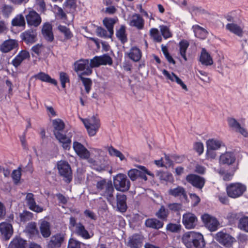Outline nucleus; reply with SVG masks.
<instances>
[{
	"mask_svg": "<svg viewBox=\"0 0 248 248\" xmlns=\"http://www.w3.org/2000/svg\"><path fill=\"white\" fill-rule=\"evenodd\" d=\"M182 242L187 248H203L205 246L203 235L199 232H189L183 234Z\"/></svg>",
	"mask_w": 248,
	"mask_h": 248,
	"instance_id": "obj_1",
	"label": "nucleus"
},
{
	"mask_svg": "<svg viewBox=\"0 0 248 248\" xmlns=\"http://www.w3.org/2000/svg\"><path fill=\"white\" fill-rule=\"evenodd\" d=\"M96 187L100 194L106 198L110 204L113 205L115 203L114 190L111 180L107 181L106 179H102L97 183Z\"/></svg>",
	"mask_w": 248,
	"mask_h": 248,
	"instance_id": "obj_2",
	"label": "nucleus"
},
{
	"mask_svg": "<svg viewBox=\"0 0 248 248\" xmlns=\"http://www.w3.org/2000/svg\"><path fill=\"white\" fill-rule=\"evenodd\" d=\"M247 190V186L240 182L231 183L227 185L226 187L228 196L232 199L242 196Z\"/></svg>",
	"mask_w": 248,
	"mask_h": 248,
	"instance_id": "obj_3",
	"label": "nucleus"
},
{
	"mask_svg": "<svg viewBox=\"0 0 248 248\" xmlns=\"http://www.w3.org/2000/svg\"><path fill=\"white\" fill-rule=\"evenodd\" d=\"M113 185L117 190L126 192L130 188V182L126 175L119 173L114 177Z\"/></svg>",
	"mask_w": 248,
	"mask_h": 248,
	"instance_id": "obj_4",
	"label": "nucleus"
},
{
	"mask_svg": "<svg viewBox=\"0 0 248 248\" xmlns=\"http://www.w3.org/2000/svg\"><path fill=\"white\" fill-rule=\"evenodd\" d=\"M69 228L76 234L84 239H89L91 237L85 227L80 223H77L76 219L74 217L70 218Z\"/></svg>",
	"mask_w": 248,
	"mask_h": 248,
	"instance_id": "obj_5",
	"label": "nucleus"
},
{
	"mask_svg": "<svg viewBox=\"0 0 248 248\" xmlns=\"http://www.w3.org/2000/svg\"><path fill=\"white\" fill-rule=\"evenodd\" d=\"M185 180L188 184L201 190L204 186L206 183V180L204 177L194 173H190L187 175Z\"/></svg>",
	"mask_w": 248,
	"mask_h": 248,
	"instance_id": "obj_6",
	"label": "nucleus"
},
{
	"mask_svg": "<svg viewBox=\"0 0 248 248\" xmlns=\"http://www.w3.org/2000/svg\"><path fill=\"white\" fill-rule=\"evenodd\" d=\"M57 168L60 175L63 177L64 180L67 183H70L72 179V175L71 169L68 163L62 160L59 161Z\"/></svg>",
	"mask_w": 248,
	"mask_h": 248,
	"instance_id": "obj_7",
	"label": "nucleus"
},
{
	"mask_svg": "<svg viewBox=\"0 0 248 248\" xmlns=\"http://www.w3.org/2000/svg\"><path fill=\"white\" fill-rule=\"evenodd\" d=\"M93 65V59L91 60V63L88 60H80L75 62V70L78 72L83 71L81 75H88L92 73Z\"/></svg>",
	"mask_w": 248,
	"mask_h": 248,
	"instance_id": "obj_8",
	"label": "nucleus"
},
{
	"mask_svg": "<svg viewBox=\"0 0 248 248\" xmlns=\"http://www.w3.org/2000/svg\"><path fill=\"white\" fill-rule=\"evenodd\" d=\"M202 220L204 226L211 232H215L218 229L219 221L216 217L209 214H204L202 216Z\"/></svg>",
	"mask_w": 248,
	"mask_h": 248,
	"instance_id": "obj_9",
	"label": "nucleus"
},
{
	"mask_svg": "<svg viewBox=\"0 0 248 248\" xmlns=\"http://www.w3.org/2000/svg\"><path fill=\"white\" fill-rule=\"evenodd\" d=\"M94 152H97L99 154V155L95 156L94 158V170L98 172H102L107 170L108 166L107 164L104 155H101L103 153L102 151L94 149Z\"/></svg>",
	"mask_w": 248,
	"mask_h": 248,
	"instance_id": "obj_10",
	"label": "nucleus"
},
{
	"mask_svg": "<svg viewBox=\"0 0 248 248\" xmlns=\"http://www.w3.org/2000/svg\"><path fill=\"white\" fill-rule=\"evenodd\" d=\"M25 17L27 23L29 27H37L41 23V16L34 10L30 11Z\"/></svg>",
	"mask_w": 248,
	"mask_h": 248,
	"instance_id": "obj_11",
	"label": "nucleus"
},
{
	"mask_svg": "<svg viewBox=\"0 0 248 248\" xmlns=\"http://www.w3.org/2000/svg\"><path fill=\"white\" fill-rule=\"evenodd\" d=\"M197 222L198 218L194 214L187 212L183 215L182 222L187 229L194 228L197 225Z\"/></svg>",
	"mask_w": 248,
	"mask_h": 248,
	"instance_id": "obj_12",
	"label": "nucleus"
},
{
	"mask_svg": "<svg viewBox=\"0 0 248 248\" xmlns=\"http://www.w3.org/2000/svg\"><path fill=\"white\" fill-rule=\"evenodd\" d=\"M170 195L178 198L181 202H186L188 198L186 192L184 187L177 186L175 188H170L168 191Z\"/></svg>",
	"mask_w": 248,
	"mask_h": 248,
	"instance_id": "obj_13",
	"label": "nucleus"
},
{
	"mask_svg": "<svg viewBox=\"0 0 248 248\" xmlns=\"http://www.w3.org/2000/svg\"><path fill=\"white\" fill-rule=\"evenodd\" d=\"M0 232L3 239L7 241L10 239L13 233L12 225L5 222L0 223Z\"/></svg>",
	"mask_w": 248,
	"mask_h": 248,
	"instance_id": "obj_14",
	"label": "nucleus"
},
{
	"mask_svg": "<svg viewBox=\"0 0 248 248\" xmlns=\"http://www.w3.org/2000/svg\"><path fill=\"white\" fill-rule=\"evenodd\" d=\"M217 241L226 247H230L235 241L234 237L229 234L222 232H218L217 234Z\"/></svg>",
	"mask_w": 248,
	"mask_h": 248,
	"instance_id": "obj_15",
	"label": "nucleus"
},
{
	"mask_svg": "<svg viewBox=\"0 0 248 248\" xmlns=\"http://www.w3.org/2000/svg\"><path fill=\"white\" fill-rule=\"evenodd\" d=\"M112 63L113 60L108 54L94 57V67H98L100 65H111Z\"/></svg>",
	"mask_w": 248,
	"mask_h": 248,
	"instance_id": "obj_16",
	"label": "nucleus"
},
{
	"mask_svg": "<svg viewBox=\"0 0 248 248\" xmlns=\"http://www.w3.org/2000/svg\"><path fill=\"white\" fill-rule=\"evenodd\" d=\"M227 122L230 127L235 131L240 133L244 137H248V132L247 129L242 127L236 119L233 118H228Z\"/></svg>",
	"mask_w": 248,
	"mask_h": 248,
	"instance_id": "obj_17",
	"label": "nucleus"
},
{
	"mask_svg": "<svg viewBox=\"0 0 248 248\" xmlns=\"http://www.w3.org/2000/svg\"><path fill=\"white\" fill-rule=\"evenodd\" d=\"M34 197V195L31 193L27 194L25 198L27 204L30 210L37 213H41L43 211L44 209L36 204Z\"/></svg>",
	"mask_w": 248,
	"mask_h": 248,
	"instance_id": "obj_18",
	"label": "nucleus"
},
{
	"mask_svg": "<svg viewBox=\"0 0 248 248\" xmlns=\"http://www.w3.org/2000/svg\"><path fill=\"white\" fill-rule=\"evenodd\" d=\"M73 147L75 152L80 158L83 159L89 158L90 152L81 143L78 141H74Z\"/></svg>",
	"mask_w": 248,
	"mask_h": 248,
	"instance_id": "obj_19",
	"label": "nucleus"
},
{
	"mask_svg": "<svg viewBox=\"0 0 248 248\" xmlns=\"http://www.w3.org/2000/svg\"><path fill=\"white\" fill-rule=\"evenodd\" d=\"M143 236L141 234L135 233L129 237L127 245L131 248H140L143 245Z\"/></svg>",
	"mask_w": 248,
	"mask_h": 248,
	"instance_id": "obj_20",
	"label": "nucleus"
},
{
	"mask_svg": "<svg viewBox=\"0 0 248 248\" xmlns=\"http://www.w3.org/2000/svg\"><path fill=\"white\" fill-rule=\"evenodd\" d=\"M37 33L36 31L30 29L22 32L20 37L22 41L27 44H33L36 40Z\"/></svg>",
	"mask_w": 248,
	"mask_h": 248,
	"instance_id": "obj_21",
	"label": "nucleus"
},
{
	"mask_svg": "<svg viewBox=\"0 0 248 248\" xmlns=\"http://www.w3.org/2000/svg\"><path fill=\"white\" fill-rule=\"evenodd\" d=\"M56 138L62 144L64 150H69L71 147V139L60 131H54Z\"/></svg>",
	"mask_w": 248,
	"mask_h": 248,
	"instance_id": "obj_22",
	"label": "nucleus"
},
{
	"mask_svg": "<svg viewBox=\"0 0 248 248\" xmlns=\"http://www.w3.org/2000/svg\"><path fill=\"white\" fill-rule=\"evenodd\" d=\"M129 24L139 30H141L144 27V20L140 14H134L132 15Z\"/></svg>",
	"mask_w": 248,
	"mask_h": 248,
	"instance_id": "obj_23",
	"label": "nucleus"
},
{
	"mask_svg": "<svg viewBox=\"0 0 248 248\" xmlns=\"http://www.w3.org/2000/svg\"><path fill=\"white\" fill-rule=\"evenodd\" d=\"M18 42L15 39L4 41L0 46V50L3 53H8L18 46Z\"/></svg>",
	"mask_w": 248,
	"mask_h": 248,
	"instance_id": "obj_24",
	"label": "nucleus"
},
{
	"mask_svg": "<svg viewBox=\"0 0 248 248\" xmlns=\"http://www.w3.org/2000/svg\"><path fill=\"white\" fill-rule=\"evenodd\" d=\"M129 59L134 62H138L140 61L142 57L141 50L137 46H132L128 52L125 53Z\"/></svg>",
	"mask_w": 248,
	"mask_h": 248,
	"instance_id": "obj_25",
	"label": "nucleus"
},
{
	"mask_svg": "<svg viewBox=\"0 0 248 248\" xmlns=\"http://www.w3.org/2000/svg\"><path fill=\"white\" fill-rule=\"evenodd\" d=\"M126 200V196L124 194L119 193L116 195L117 207L122 213L125 212L127 210Z\"/></svg>",
	"mask_w": 248,
	"mask_h": 248,
	"instance_id": "obj_26",
	"label": "nucleus"
},
{
	"mask_svg": "<svg viewBox=\"0 0 248 248\" xmlns=\"http://www.w3.org/2000/svg\"><path fill=\"white\" fill-rule=\"evenodd\" d=\"M64 240V235L61 233H58L51 237L48 244V248H58L61 247Z\"/></svg>",
	"mask_w": 248,
	"mask_h": 248,
	"instance_id": "obj_27",
	"label": "nucleus"
},
{
	"mask_svg": "<svg viewBox=\"0 0 248 248\" xmlns=\"http://www.w3.org/2000/svg\"><path fill=\"white\" fill-rule=\"evenodd\" d=\"M42 33L43 37L48 42H52L54 39V35L52 32V27L51 24L45 23L42 29Z\"/></svg>",
	"mask_w": 248,
	"mask_h": 248,
	"instance_id": "obj_28",
	"label": "nucleus"
},
{
	"mask_svg": "<svg viewBox=\"0 0 248 248\" xmlns=\"http://www.w3.org/2000/svg\"><path fill=\"white\" fill-rule=\"evenodd\" d=\"M30 57L29 53L26 50H22L12 60V64L16 68L18 67L25 60Z\"/></svg>",
	"mask_w": 248,
	"mask_h": 248,
	"instance_id": "obj_29",
	"label": "nucleus"
},
{
	"mask_svg": "<svg viewBox=\"0 0 248 248\" xmlns=\"http://www.w3.org/2000/svg\"><path fill=\"white\" fill-rule=\"evenodd\" d=\"M117 21V18L105 17L103 19V25L107 28L108 32L109 33V36H113L114 34V26Z\"/></svg>",
	"mask_w": 248,
	"mask_h": 248,
	"instance_id": "obj_30",
	"label": "nucleus"
},
{
	"mask_svg": "<svg viewBox=\"0 0 248 248\" xmlns=\"http://www.w3.org/2000/svg\"><path fill=\"white\" fill-rule=\"evenodd\" d=\"M235 160V156L232 152H226L222 154L219 158L221 164L230 165L233 164Z\"/></svg>",
	"mask_w": 248,
	"mask_h": 248,
	"instance_id": "obj_31",
	"label": "nucleus"
},
{
	"mask_svg": "<svg viewBox=\"0 0 248 248\" xmlns=\"http://www.w3.org/2000/svg\"><path fill=\"white\" fill-rule=\"evenodd\" d=\"M199 61L202 65L206 66L211 65L213 63L211 56L204 48L202 49Z\"/></svg>",
	"mask_w": 248,
	"mask_h": 248,
	"instance_id": "obj_32",
	"label": "nucleus"
},
{
	"mask_svg": "<svg viewBox=\"0 0 248 248\" xmlns=\"http://www.w3.org/2000/svg\"><path fill=\"white\" fill-rule=\"evenodd\" d=\"M145 225L148 228L158 230L163 228L164 222L155 218H151L146 219Z\"/></svg>",
	"mask_w": 248,
	"mask_h": 248,
	"instance_id": "obj_33",
	"label": "nucleus"
},
{
	"mask_svg": "<svg viewBox=\"0 0 248 248\" xmlns=\"http://www.w3.org/2000/svg\"><path fill=\"white\" fill-rule=\"evenodd\" d=\"M243 214V212H230L227 213L225 218L228 220L229 224L233 225L237 221L238 222L239 221Z\"/></svg>",
	"mask_w": 248,
	"mask_h": 248,
	"instance_id": "obj_34",
	"label": "nucleus"
},
{
	"mask_svg": "<svg viewBox=\"0 0 248 248\" xmlns=\"http://www.w3.org/2000/svg\"><path fill=\"white\" fill-rule=\"evenodd\" d=\"M126 29V26L124 25H122L120 28L117 30L116 31L117 38L123 44H125L128 41Z\"/></svg>",
	"mask_w": 248,
	"mask_h": 248,
	"instance_id": "obj_35",
	"label": "nucleus"
},
{
	"mask_svg": "<svg viewBox=\"0 0 248 248\" xmlns=\"http://www.w3.org/2000/svg\"><path fill=\"white\" fill-rule=\"evenodd\" d=\"M226 29L239 37H242L243 35V29L237 24L228 23L226 25Z\"/></svg>",
	"mask_w": 248,
	"mask_h": 248,
	"instance_id": "obj_36",
	"label": "nucleus"
},
{
	"mask_svg": "<svg viewBox=\"0 0 248 248\" xmlns=\"http://www.w3.org/2000/svg\"><path fill=\"white\" fill-rule=\"evenodd\" d=\"M195 36L201 39H204L207 36V31L198 25H194L192 26Z\"/></svg>",
	"mask_w": 248,
	"mask_h": 248,
	"instance_id": "obj_37",
	"label": "nucleus"
},
{
	"mask_svg": "<svg viewBox=\"0 0 248 248\" xmlns=\"http://www.w3.org/2000/svg\"><path fill=\"white\" fill-rule=\"evenodd\" d=\"M34 78L43 82L51 83L55 85L57 84V81L52 78L48 74L44 72H40L34 76Z\"/></svg>",
	"mask_w": 248,
	"mask_h": 248,
	"instance_id": "obj_38",
	"label": "nucleus"
},
{
	"mask_svg": "<svg viewBox=\"0 0 248 248\" xmlns=\"http://www.w3.org/2000/svg\"><path fill=\"white\" fill-rule=\"evenodd\" d=\"M40 230L44 237H48L51 234L50 223L46 220H43L41 222Z\"/></svg>",
	"mask_w": 248,
	"mask_h": 248,
	"instance_id": "obj_39",
	"label": "nucleus"
},
{
	"mask_svg": "<svg viewBox=\"0 0 248 248\" xmlns=\"http://www.w3.org/2000/svg\"><path fill=\"white\" fill-rule=\"evenodd\" d=\"M11 24L13 26L23 27L25 28L26 21L24 16L22 14L17 15L12 20Z\"/></svg>",
	"mask_w": 248,
	"mask_h": 248,
	"instance_id": "obj_40",
	"label": "nucleus"
},
{
	"mask_svg": "<svg viewBox=\"0 0 248 248\" xmlns=\"http://www.w3.org/2000/svg\"><path fill=\"white\" fill-rule=\"evenodd\" d=\"M189 46V42L185 39L182 40L178 44L180 54L185 61H187L186 52Z\"/></svg>",
	"mask_w": 248,
	"mask_h": 248,
	"instance_id": "obj_41",
	"label": "nucleus"
},
{
	"mask_svg": "<svg viewBox=\"0 0 248 248\" xmlns=\"http://www.w3.org/2000/svg\"><path fill=\"white\" fill-rule=\"evenodd\" d=\"M26 242L20 237H16L10 243L9 248H25Z\"/></svg>",
	"mask_w": 248,
	"mask_h": 248,
	"instance_id": "obj_42",
	"label": "nucleus"
},
{
	"mask_svg": "<svg viewBox=\"0 0 248 248\" xmlns=\"http://www.w3.org/2000/svg\"><path fill=\"white\" fill-rule=\"evenodd\" d=\"M237 227L241 231L248 232V216L243 214L241 219L238 222Z\"/></svg>",
	"mask_w": 248,
	"mask_h": 248,
	"instance_id": "obj_43",
	"label": "nucleus"
},
{
	"mask_svg": "<svg viewBox=\"0 0 248 248\" xmlns=\"http://www.w3.org/2000/svg\"><path fill=\"white\" fill-rule=\"evenodd\" d=\"M108 151L109 155L111 156L119 157L121 161L126 160L124 155L112 146L108 147Z\"/></svg>",
	"mask_w": 248,
	"mask_h": 248,
	"instance_id": "obj_44",
	"label": "nucleus"
},
{
	"mask_svg": "<svg viewBox=\"0 0 248 248\" xmlns=\"http://www.w3.org/2000/svg\"><path fill=\"white\" fill-rule=\"evenodd\" d=\"M222 144V141L219 140L213 139H209L206 141L207 148H209L214 150H217L220 148Z\"/></svg>",
	"mask_w": 248,
	"mask_h": 248,
	"instance_id": "obj_45",
	"label": "nucleus"
},
{
	"mask_svg": "<svg viewBox=\"0 0 248 248\" xmlns=\"http://www.w3.org/2000/svg\"><path fill=\"white\" fill-rule=\"evenodd\" d=\"M169 215V210L166 209L163 205L161 206L158 211L155 214V216L162 220H167Z\"/></svg>",
	"mask_w": 248,
	"mask_h": 248,
	"instance_id": "obj_46",
	"label": "nucleus"
},
{
	"mask_svg": "<svg viewBox=\"0 0 248 248\" xmlns=\"http://www.w3.org/2000/svg\"><path fill=\"white\" fill-rule=\"evenodd\" d=\"M83 75H80V74H78V77L85 86L86 92L87 93H89L91 89L92 81L90 78H85L83 76Z\"/></svg>",
	"mask_w": 248,
	"mask_h": 248,
	"instance_id": "obj_47",
	"label": "nucleus"
},
{
	"mask_svg": "<svg viewBox=\"0 0 248 248\" xmlns=\"http://www.w3.org/2000/svg\"><path fill=\"white\" fill-rule=\"evenodd\" d=\"M64 8L69 12H74L76 8L77 4L76 0H66L64 3Z\"/></svg>",
	"mask_w": 248,
	"mask_h": 248,
	"instance_id": "obj_48",
	"label": "nucleus"
},
{
	"mask_svg": "<svg viewBox=\"0 0 248 248\" xmlns=\"http://www.w3.org/2000/svg\"><path fill=\"white\" fill-rule=\"evenodd\" d=\"M150 35L155 41L156 42H161L162 41V37L157 29H151L150 30Z\"/></svg>",
	"mask_w": 248,
	"mask_h": 248,
	"instance_id": "obj_49",
	"label": "nucleus"
},
{
	"mask_svg": "<svg viewBox=\"0 0 248 248\" xmlns=\"http://www.w3.org/2000/svg\"><path fill=\"white\" fill-rule=\"evenodd\" d=\"M54 12L55 13L56 17L57 18L65 20L66 18V15L62 9L58 6L55 5L53 8Z\"/></svg>",
	"mask_w": 248,
	"mask_h": 248,
	"instance_id": "obj_50",
	"label": "nucleus"
},
{
	"mask_svg": "<svg viewBox=\"0 0 248 248\" xmlns=\"http://www.w3.org/2000/svg\"><path fill=\"white\" fill-rule=\"evenodd\" d=\"M21 168L18 167L17 170L13 171L11 174V177L15 184H17L20 180L21 176Z\"/></svg>",
	"mask_w": 248,
	"mask_h": 248,
	"instance_id": "obj_51",
	"label": "nucleus"
},
{
	"mask_svg": "<svg viewBox=\"0 0 248 248\" xmlns=\"http://www.w3.org/2000/svg\"><path fill=\"white\" fill-rule=\"evenodd\" d=\"M53 125L54 128V131H60L62 130L64 128V124L63 122L59 119H57L53 121Z\"/></svg>",
	"mask_w": 248,
	"mask_h": 248,
	"instance_id": "obj_52",
	"label": "nucleus"
},
{
	"mask_svg": "<svg viewBox=\"0 0 248 248\" xmlns=\"http://www.w3.org/2000/svg\"><path fill=\"white\" fill-rule=\"evenodd\" d=\"M81 120L83 122L86 128L87 129L90 136H93V130L92 128L93 125L92 120L89 119L81 118Z\"/></svg>",
	"mask_w": 248,
	"mask_h": 248,
	"instance_id": "obj_53",
	"label": "nucleus"
},
{
	"mask_svg": "<svg viewBox=\"0 0 248 248\" xmlns=\"http://www.w3.org/2000/svg\"><path fill=\"white\" fill-rule=\"evenodd\" d=\"M159 28L161 34L165 39H168L172 37V34L167 26L160 25Z\"/></svg>",
	"mask_w": 248,
	"mask_h": 248,
	"instance_id": "obj_54",
	"label": "nucleus"
},
{
	"mask_svg": "<svg viewBox=\"0 0 248 248\" xmlns=\"http://www.w3.org/2000/svg\"><path fill=\"white\" fill-rule=\"evenodd\" d=\"M96 33L97 36L105 38H111L112 36H109L108 33L105 29L101 27H97L96 30Z\"/></svg>",
	"mask_w": 248,
	"mask_h": 248,
	"instance_id": "obj_55",
	"label": "nucleus"
},
{
	"mask_svg": "<svg viewBox=\"0 0 248 248\" xmlns=\"http://www.w3.org/2000/svg\"><path fill=\"white\" fill-rule=\"evenodd\" d=\"M13 7L9 5L4 4L1 8V11L3 16L8 17L11 14L13 11Z\"/></svg>",
	"mask_w": 248,
	"mask_h": 248,
	"instance_id": "obj_56",
	"label": "nucleus"
},
{
	"mask_svg": "<svg viewBox=\"0 0 248 248\" xmlns=\"http://www.w3.org/2000/svg\"><path fill=\"white\" fill-rule=\"evenodd\" d=\"M58 30L64 35L65 38L67 39H70L72 36V34L70 30L66 27L59 25L58 27Z\"/></svg>",
	"mask_w": 248,
	"mask_h": 248,
	"instance_id": "obj_57",
	"label": "nucleus"
},
{
	"mask_svg": "<svg viewBox=\"0 0 248 248\" xmlns=\"http://www.w3.org/2000/svg\"><path fill=\"white\" fill-rule=\"evenodd\" d=\"M181 229V226L180 224H177L172 223H170L167 224L166 229L172 232H178Z\"/></svg>",
	"mask_w": 248,
	"mask_h": 248,
	"instance_id": "obj_58",
	"label": "nucleus"
},
{
	"mask_svg": "<svg viewBox=\"0 0 248 248\" xmlns=\"http://www.w3.org/2000/svg\"><path fill=\"white\" fill-rule=\"evenodd\" d=\"M45 47L42 44H37L31 48V50L38 56L41 55L45 51Z\"/></svg>",
	"mask_w": 248,
	"mask_h": 248,
	"instance_id": "obj_59",
	"label": "nucleus"
},
{
	"mask_svg": "<svg viewBox=\"0 0 248 248\" xmlns=\"http://www.w3.org/2000/svg\"><path fill=\"white\" fill-rule=\"evenodd\" d=\"M27 231L31 235H34L38 234V232L35 223H31L28 224L26 228Z\"/></svg>",
	"mask_w": 248,
	"mask_h": 248,
	"instance_id": "obj_60",
	"label": "nucleus"
},
{
	"mask_svg": "<svg viewBox=\"0 0 248 248\" xmlns=\"http://www.w3.org/2000/svg\"><path fill=\"white\" fill-rule=\"evenodd\" d=\"M140 168L142 170V171L140 170V175H138V178H140L144 180H147V177L146 174H148L149 175H151L152 173L148 170L144 166H140Z\"/></svg>",
	"mask_w": 248,
	"mask_h": 248,
	"instance_id": "obj_61",
	"label": "nucleus"
},
{
	"mask_svg": "<svg viewBox=\"0 0 248 248\" xmlns=\"http://www.w3.org/2000/svg\"><path fill=\"white\" fill-rule=\"evenodd\" d=\"M140 174V170L136 169H131L128 172V175L132 181L137 180Z\"/></svg>",
	"mask_w": 248,
	"mask_h": 248,
	"instance_id": "obj_62",
	"label": "nucleus"
},
{
	"mask_svg": "<svg viewBox=\"0 0 248 248\" xmlns=\"http://www.w3.org/2000/svg\"><path fill=\"white\" fill-rule=\"evenodd\" d=\"M33 215L29 211H24L22 213L20 214V217L22 221H27L32 219Z\"/></svg>",
	"mask_w": 248,
	"mask_h": 248,
	"instance_id": "obj_63",
	"label": "nucleus"
},
{
	"mask_svg": "<svg viewBox=\"0 0 248 248\" xmlns=\"http://www.w3.org/2000/svg\"><path fill=\"white\" fill-rule=\"evenodd\" d=\"M81 243L74 238L69 240L67 248H80Z\"/></svg>",
	"mask_w": 248,
	"mask_h": 248,
	"instance_id": "obj_64",
	"label": "nucleus"
}]
</instances>
